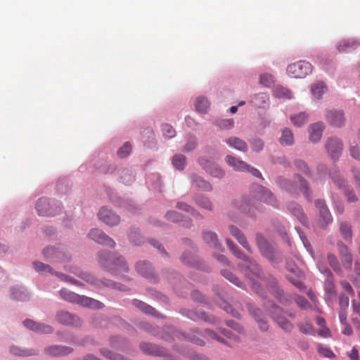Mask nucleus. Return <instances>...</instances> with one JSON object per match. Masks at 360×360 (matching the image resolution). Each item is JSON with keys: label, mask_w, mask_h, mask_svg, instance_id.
<instances>
[{"label": "nucleus", "mask_w": 360, "mask_h": 360, "mask_svg": "<svg viewBox=\"0 0 360 360\" xmlns=\"http://www.w3.org/2000/svg\"><path fill=\"white\" fill-rule=\"evenodd\" d=\"M165 217L167 219V220H169V221H171L173 222L181 221L183 226H186V227L191 226V220L187 218L182 219L184 218V217L176 211L168 212L166 214Z\"/></svg>", "instance_id": "28"}, {"label": "nucleus", "mask_w": 360, "mask_h": 360, "mask_svg": "<svg viewBox=\"0 0 360 360\" xmlns=\"http://www.w3.org/2000/svg\"><path fill=\"white\" fill-rule=\"evenodd\" d=\"M340 232L345 240H349L352 238L351 226L347 223L342 222L340 227Z\"/></svg>", "instance_id": "44"}, {"label": "nucleus", "mask_w": 360, "mask_h": 360, "mask_svg": "<svg viewBox=\"0 0 360 360\" xmlns=\"http://www.w3.org/2000/svg\"><path fill=\"white\" fill-rule=\"evenodd\" d=\"M326 119L331 125L335 127H341L345 122L344 115L341 111L328 112Z\"/></svg>", "instance_id": "23"}, {"label": "nucleus", "mask_w": 360, "mask_h": 360, "mask_svg": "<svg viewBox=\"0 0 360 360\" xmlns=\"http://www.w3.org/2000/svg\"><path fill=\"white\" fill-rule=\"evenodd\" d=\"M288 210L297 218V219L302 223L305 224L307 222V219L305 214L298 204L294 202H290L287 205Z\"/></svg>", "instance_id": "24"}, {"label": "nucleus", "mask_w": 360, "mask_h": 360, "mask_svg": "<svg viewBox=\"0 0 360 360\" xmlns=\"http://www.w3.org/2000/svg\"><path fill=\"white\" fill-rule=\"evenodd\" d=\"M186 158L182 155H176L172 159V165L178 169H183L185 165Z\"/></svg>", "instance_id": "42"}, {"label": "nucleus", "mask_w": 360, "mask_h": 360, "mask_svg": "<svg viewBox=\"0 0 360 360\" xmlns=\"http://www.w3.org/2000/svg\"><path fill=\"white\" fill-rule=\"evenodd\" d=\"M98 262L104 267L108 268L112 273L116 271L127 272L128 267L122 257L110 255L106 252L98 253Z\"/></svg>", "instance_id": "4"}, {"label": "nucleus", "mask_w": 360, "mask_h": 360, "mask_svg": "<svg viewBox=\"0 0 360 360\" xmlns=\"http://www.w3.org/2000/svg\"><path fill=\"white\" fill-rule=\"evenodd\" d=\"M131 150V144L127 142L117 150V155L120 158H126L130 153Z\"/></svg>", "instance_id": "49"}, {"label": "nucleus", "mask_w": 360, "mask_h": 360, "mask_svg": "<svg viewBox=\"0 0 360 360\" xmlns=\"http://www.w3.org/2000/svg\"><path fill=\"white\" fill-rule=\"evenodd\" d=\"M33 266H34V269L40 274H54V272L52 271V268L49 265L45 264L44 263L39 262H34Z\"/></svg>", "instance_id": "38"}, {"label": "nucleus", "mask_w": 360, "mask_h": 360, "mask_svg": "<svg viewBox=\"0 0 360 360\" xmlns=\"http://www.w3.org/2000/svg\"><path fill=\"white\" fill-rule=\"evenodd\" d=\"M121 179H122V182L127 184L134 181V176L128 171H126L121 176Z\"/></svg>", "instance_id": "63"}, {"label": "nucleus", "mask_w": 360, "mask_h": 360, "mask_svg": "<svg viewBox=\"0 0 360 360\" xmlns=\"http://www.w3.org/2000/svg\"><path fill=\"white\" fill-rule=\"evenodd\" d=\"M45 353L50 356H60L70 354L72 349L65 346L53 345L45 349Z\"/></svg>", "instance_id": "22"}, {"label": "nucleus", "mask_w": 360, "mask_h": 360, "mask_svg": "<svg viewBox=\"0 0 360 360\" xmlns=\"http://www.w3.org/2000/svg\"><path fill=\"white\" fill-rule=\"evenodd\" d=\"M347 355L351 360H359V351L355 347L352 348Z\"/></svg>", "instance_id": "64"}, {"label": "nucleus", "mask_w": 360, "mask_h": 360, "mask_svg": "<svg viewBox=\"0 0 360 360\" xmlns=\"http://www.w3.org/2000/svg\"><path fill=\"white\" fill-rule=\"evenodd\" d=\"M79 276L82 277L84 280L91 284L98 285L97 281L94 278V277L87 273L81 272L79 274Z\"/></svg>", "instance_id": "57"}, {"label": "nucleus", "mask_w": 360, "mask_h": 360, "mask_svg": "<svg viewBox=\"0 0 360 360\" xmlns=\"http://www.w3.org/2000/svg\"><path fill=\"white\" fill-rule=\"evenodd\" d=\"M226 143H228L230 147L240 151L245 152L248 150V145L245 141L238 137H230L226 140Z\"/></svg>", "instance_id": "27"}, {"label": "nucleus", "mask_w": 360, "mask_h": 360, "mask_svg": "<svg viewBox=\"0 0 360 360\" xmlns=\"http://www.w3.org/2000/svg\"><path fill=\"white\" fill-rule=\"evenodd\" d=\"M229 229L231 234L238 241V243L248 251L250 252V248L246 238L241 231L234 226H230Z\"/></svg>", "instance_id": "25"}, {"label": "nucleus", "mask_w": 360, "mask_h": 360, "mask_svg": "<svg viewBox=\"0 0 360 360\" xmlns=\"http://www.w3.org/2000/svg\"><path fill=\"white\" fill-rule=\"evenodd\" d=\"M195 107L198 112L206 113L210 108V102L205 97L199 96L195 100Z\"/></svg>", "instance_id": "31"}, {"label": "nucleus", "mask_w": 360, "mask_h": 360, "mask_svg": "<svg viewBox=\"0 0 360 360\" xmlns=\"http://www.w3.org/2000/svg\"><path fill=\"white\" fill-rule=\"evenodd\" d=\"M133 304L146 314H153L155 310L150 306L138 300H134Z\"/></svg>", "instance_id": "40"}, {"label": "nucleus", "mask_w": 360, "mask_h": 360, "mask_svg": "<svg viewBox=\"0 0 360 360\" xmlns=\"http://www.w3.org/2000/svg\"><path fill=\"white\" fill-rule=\"evenodd\" d=\"M60 297L68 302L80 304L82 307L90 309H101L104 307L101 302L84 295H77L65 288L60 290Z\"/></svg>", "instance_id": "3"}, {"label": "nucleus", "mask_w": 360, "mask_h": 360, "mask_svg": "<svg viewBox=\"0 0 360 360\" xmlns=\"http://www.w3.org/2000/svg\"><path fill=\"white\" fill-rule=\"evenodd\" d=\"M176 207H178L179 210H184L188 212H191L194 217H200L198 212L195 211L190 205L184 202H178L176 205Z\"/></svg>", "instance_id": "53"}, {"label": "nucleus", "mask_w": 360, "mask_h": 360, "mask_svg": "<svg viewBox=\"0 0 360 360\" xmlns=\"http://www.w3.org/2000/svg\"><path fill=\"white\" fill-rule=\"evenodd\" d=\"M280 143L282 145L290 146L294 143L293 134L289 129H284L282 132V136L280 138Z\"/></svg>", "instance_id": "36"}, {"label": "nucleus", "mask_w": 360, "mask_h": 360, "mask_svg": "<svg viewBox=\"0 0 360 360\" xmlns=\"http://www.w3.org/2000/svg\"><path fill=\"white\" fill-rule=\"evenodd\" d=\"M287 269L293 274L288 275V279L300 290H303L305 286L302 282L304 278V274L298 269L295 264H287Z\"/></svg>", "instance_id": "9"}, {"label": "nucleus", "mask_w": 360, "mask_h": 360, "mask_svg": "<svg viewBox=\"0 0 360 360\" xmlns=\"http://www.w3.org/2000/svg\"><path fill=\"white\" fill-rule=\"evenodd\" d=\"M98 217L105 224L109 226L117 225L120 221V217L111 210L102 207L98 214Z\"/></svg>", "instance_id": "13"}, {"label": "nucleus", "mask_w": 360, "mask_h": 360, "mask_svg": "<svg viewBox=\"0 0 360 360\" xmlns=\"http://www.w3.org/2000/svg\"><path fill=\"white\" fill-rule=\"evenodd\" d=\"M360 44V41L354 39H343L340 41L337 48L340 52L349 51L356 49Z\"/></svg>", "instance_id": "26"}, {"label": "nucleus", "mask_w": 360, "mask_h": 360, "mask_svg": "<svg viewBox=\"0 0 360 360\" xmlns=\"http://www.w3.org/2000/svg\"><path fill=\"white\" fill-rule=\"evenodd\" d=\"M341 262L345 269H350L352 265V256L349 248L342 242L338 243Z\"/></svg>", "instance_id": "16"}, {"label": "nucleus", "mask_w": 360, "mask_h": 360, "mask_svg": "<svg viewBox=\"0 0 360 360\" xmlns=\"http://www.w3.org/2000/svg\"><path fill=\"white\" fill-rule=\"evenodd\" d=\"M324 286H325L326 290L328 292L331 293V294H334L335 292V285L333 283V279L332 276L327 277V279L325 281Z\"/></svg>", "instance_id": "54"}, {"label": "nucleus", "mask_w": 360, "mask_h": 360, "mask_svg": "<svg viewBox=\"0 0 360 360\" xmlns=\"http://www.w3.org/2000/svg\"><path fill=\"white\" fill-rule=\"evenodd\" d=\"M12 298L13 300L25 301L28 299L27 295L21 288L12 289Z\"/></svg>", "instance_id": "45"}, {"label": "nucleus", "mask_w": 360, "mask_h": 360, "mask_svg": "<svg viewBox=\"0 0 360 360\" xmlns=\"http://www.w3.org/2000/svg\"><path fill=\"white\" fill-rule=\"evenodd\" d=\"M227 162L235 170L243 172L249 169V165L246 162L232 156H228Z\"/></svg>", "instance_id": "29"}, {"label": "nucleus", "mask_w": 360, "mask_h": 360, "mask_svg": "<svg viewBox=\"0 0 360 360\" xmlns=\"http://www.w3.org/2000/svg\"><path fill=\"white\" fill-rule=\"evenodd\" d=\"M297 304L302 309H307L308 307L307 300L302 296H297L295 300Z\"/></svg>", "instance_id": "62"}, {"label": "nucleus", "mask_w": 360, "mask_h": 360, "mask_svg": "<svg viewBox=\"0 0 360 360\" xmlns=\"http://www.w3.org/2000/svg\"><path fill=\"white\" fill-rule=\"evenodd\" d=\"M256 240L262 254L269 260H273L274 259V251L272 246L261 234L257 235Z\"/></svg>", "instance_id": "15"}, {"label": "nucleus", "mask_w": 360, "mask_h": 360, "mask_svg": "<svg viewBox=\"0 0 360 360\" xmlns=\"http://www.w3.org/2000/svg\"><path fill=\"white\" fill-rule=\"evenodd\" d=\"M297 326L300 332L304 335H314V330L312 325L309 323H299Z\"/></svg>", "instance_id": "41"}, {"label": "nucleus", "mask_w": 360, "mask_h": 360, "mask_svg": "<svg viewBox=\"0 0 360 360\" xmlns=\"http://www.w3.org/2000/svg\"><path fill=\"white\" fill-rule=\"evenodd\" d=\"M311 91L313 96L316 99H320L322 95L326 91V86L323 82H318L311 86Z\"/></svg>", "instance_id": "34"}, {"label": "nucleus", "mask_w": 360, "mask_h": 360, "mask_svg": "<svg viewBox=\"0 0 360 360\" xmlns=\"http://www.w3.org/2000/svg\"><path fill=\"white\" fill-rule=\"evenodd\" d=\"M296 167L305 174H309V169L307 165L302 160H298L295 162Z\"/></svg>", "instance_id": "55"}, {"label": "nucleus", "mask_w": 360, "mask_h": 360, "mask_svg": "<svg viewBox=\"0 0 360 360\" xmlns=\"http://www.w3.org/2000/svg\"><path fill=\"white\" fill-rule=\"evenodd\" d=\"M196 203L201 207L210 210L212 209V203L210 201L205 198V197H200L198 198L196 200Z\"/></svg>", "instance_id": "52"}, {"label": "nucleus", "mask_w": 360, "mask_h": 360, "mask_svg": "<svg viewBox=\"0 0 360 360\" xmlns=\"http://www.w3.org/2000/svg\"><path fill=\"white\" fill-rule=\"evenodd\" d=\"M309 120V115L305 112H300L290 117L292 123L296 127H300L307 123Z\"/></svg>", "instance_id": "35"}, {"label": "nucleus", "mask_w": 360, "mask_h": 360, "mask_svg": "<svg viewBox=\"0 0 360 360\" xmlns=\"http://www.w3.org/2000/svg\"><path fill=\"white\" fill-rule=\"evenodd\" d=\"M339 304L340 309L346 310L349 306V297L344 295H340L339 297Z\"/></svg>", "instance_id": "59"}, {"label": "nucleus", "mask_w": 360, "mask_h": 360, "mask_svg": "<svg viewBox=\"0 0 360 360\" xmlns=\"http://www.w3.org/2000/svg\"><path fill=\"white\" fill-rule=\"evenodd\" d=\"M23 324L30 330L42 333H51L53 331L51 326L43 323L35 322L30 319H26L23 321Z\"/></svg>", "instance_id": "19"}, {"label": "nucleus", "mask_w": 360, "mask_h": 360, "mask_svg": "<svg viewBox=\"0 0 360 360\" xmlns=\"http://www.w3.org/2000/svg\"><path fill=\"white\" fill-rule=\"evenodd\" d=\"M326 148L331 158L337 159L342 153V143L339 139L330 138L326 142Z\"/></svg>", "instance_id": "10"}, {"label": "nucleus", "mask_w": 360, "mask_h": 360, "mask_svg": "<svg viewBox=\"0 0 360 360\" xmlns=\"http://www.w3.org/2000/svg\"><path fill=\"white\" fill-rule=\"evenodd\" d=\"M324 125L322 122H316L309 127V140L311 142H319L322 136Z\"/></svg>", "instance_id": "20"}, {"label": "nucleus", "mask_w": 360, "mask_h": 360, "mask_svg": "<svg viewBox=\"0 0 360 360\" xmlns=\"http://www.w3.org/2000/svg\"><path fill=\"white\" fill-rule=\"evenodd\" d=\"M278 186L292 197L296 198L299 195L300 192L309 199V187L307 181L301 178L299 175L294 176L293 180H290L284 177H278L277 179Z\"/></svg>", "instance_id": "2"}, {"label": "nucleus", "mask_w": 360, "mask_h": 360, "mask_svg": "<svg viewBox=\"0 0 360 360\" xmlns=\"http://www.w3.org/2000/svg\"><path fill=\"white\" fill-rule=\"evenodd\" d=\"M10 351L13 354L20 356H30L37 354V352L32 349H23L16 346H12Z\"/></svg>", "instance_id": "37"}, {"label": "nucleus", "mask_w": 360, "mask_h": 360, "mask_svg": "<svg viewBox=\"0 0 360 360\" xmlns=\"http://www.w3.org/2000/svg\"><path fill=\"white\" fill-rule=\"evenodd\" d=\"M56 320L63 325L77 326L81 324L80 319L78 316L65 311L57 314Z\"/></svg>", "instance_id": "14"}, {"label": "nucleus", "mask_w": 360, "mask_h": 360, "mask_svg": "<svg viewBox=\"0 0 360 360\" xmlns=\"http://www.w3.org/2000/svg\"><path fill=\"white\" fill-rule=\"evenodd\" d=\"M204 241L214 249L213 256L220 262H224L223 249L218 244L217 235L214 233L207 231L203 233L202 236Z\"/></svg>", "instance_id": "7"}, {"label": "nucleus", "mask_w": 360, "mask_h": 360, "mask_svg": "<svg viewBox=\"0 0 360 360\" xmlns=\"http://www.w3.org/2000/svg\"><path fill=\"white\" fill-rule=\"evenodd\" d=\"M274 94L276 95V97H278V98H291L290 91L288 89L282 87V86H280V87L278 86L274 91Z\"/></svg>", "instance_id": "47"}, {"label": "nucleus", "mask_w": 360, "mask_h": 360, "mask_svg": "<svg viewBox=\"0 0 360 360\" xmlns=\"http://www.w3.org/2000/svg\"><path fill=\"white\" fill-rule=\"evenodd\" d=\"M197 145L196 139L195 136H190L188 137L187 143L183 148L185 152H189L193 150Z\"/></svg>", "instance_id": "51"}, {"label": "nucleus", "mask_w": 360, "mask_h": 360, "mask_svg": "<svg viewBox=\"0 0 360 360\" xmlns=\"http://www.w3.org/2000/svg\"><path fill=\"white\" fill-rule=\"evenodd\" d=\"M317 350L319 354L323 357L332 359L335 356L333 351L326 345L319 344L317 345Z\"/></svg>", "instance_id": "39"}, {"label": "nucleus", "mask_w": 360, "mask_h": 360, "mask_svg": "<svg viewBox=\"0 0 360 360\" xmlns=\"http://www.w3.org/2000/svg\"><path fill=\"white\" fill-rule=\"evenodd\" d=\"M58 251L55 248H46L44 250L43 254L46 257H58Z\"/></svg>", "instance_id": "60"}, {"label": "nucleus", "mask_w": 360, "mask_h": 360, "mask_svg": "<svg viewBox=\"0 0 360 360\" xmlns=\"http://www.w3.org/2000/svg\"><path fill=\"white\" fill-rule=\"evenodd\" d=\"M36 209L39 215L54 216L61 210V203L55 200L40 198L37 202Z\"/></svg>", "instance_id": "5"}, {"label": "nucleus", "mask_w": 360, "mask_h": 360, "mask_svg": "<svg viewBox=\"0 0 360 360\" xmlns=\"http://www.w3.org/2000/svg\"><path fill=\"white\" fill-rule=\"evenodd\" d=\"M270 312L273 319L283 330L288 333L292 330L294 328L293 325L284 316L281 315V309L280 307L278 306H272Z\"/></svg>", "instance_id": "8"}, {"label": "nucleus", "mask_w": 360, "mask_h": 360, "mask_svg": "<svg viewBox=\"0 0 360 360\" xmlns=\"http://www.w3.org/2000/svg\"><path fill=\"white\" fill-rule=\"evenodd\" d=\"M193 185L196 188H201L202 190L209 191L211 189L210 184L205 181L202 177L196 174L192 175Z\"/></svg>", "instance_id": "33"}, {"label": "nucleus", "mask_w": 360, "mask_h": 360, "mask_svg": "<svg viewBox=\"0 0 360 360\" xmlns=\"http://www.w3.org/2000/svg\"><path fill=\"white\" fill-rule=\"evenodd\" d=\"M328 260L330 265V266L333 268V269L338 274L341 273V268L339 264V262L336 257L335 255L333 254H329L328 255Z\"/></svg>", "instance_id": "43"}, {"label": "nucleus", "mask_w": 360, "mask_h": 360, "mask_svg": "<svg viewBox=\"0 0 360 360\" xmlns=\"http://www.w3.org/2000/svg\"><path fill=\"white\" fill-rule=\"evenodd\" d=\"M162 131L163 135L167 138H172L175 136V130L174 128L167 124L162 125Z\"/></svg>", "instance_id": "50"}, {"label": "nucleus", "mask_w": 360, "mask_h": 360, "mask_svg": "<svg viewBox=\"0 0 360 360\" xmlns=\"http://www.w3.org/2000/svg\"><path fill=\"white\" fill-rule=\"evenodd\" d=\"M136 269L137 272L143 276L150 279L152 281H156V278L150 264L146 262H138L136 266Z\"/></svg>", "instance_id": "21"}, {"label": "nucleus", "mask_w": 360, "mask_h": 360, "mask_svg": "<svg viewBox=\"0 0 360 360\" xmlns=\"http://www.w3.org/2000/svg\"><path fill=\"white\" fill-rule=\"evenodd\" d=\"M272 82V76L269 74H264L260 77V82L264 86H269Z\"/></svg>", "instance_id": "58"}, {"label": "nucleus", "mask_w": 360, "mask_h": 360, "mask_svg": "<svg viewBox=\"0 0 360 360\" xmlns=\"http://www.w3.org/2000/svg\"><path fill=\"white\" fill-rule=\"evenodd\" d=\"M330 176L334 184L339 188H345V181L341 178L338 172L330 173Z\"/></svg>", "instance_id": "46"}, {"label": "nucleus", "mask_w": 360, "mask_h": 360, "mask_svg": "<svg viewBox=\"0 0 360 360\" xmlns=\"http://www.w3.org/2000/svg\"><path fill=\"white\" fill-rule=\"evenodd\" d=\"M312 71L311 65L307 61L300 60L288 66L287 72L293 78H304Z\"/></svg>", "instance_id": "6"}, {"label": "nucleus", "mask_w": 360, "mask_h": 360, "mask_svg": "<svg viewBox=\"0 0 360 360\" xmlns=\"http://www.w3.org/2000/svg\"><path fill=\"white\" fill-rule=\"evenodd\" d=\"M259 201L272 205L276 203V198L269 189L262 186L255 185L251 187L248 195L239 201L234 202L233 204L244 214L250 217H255L257 205Z\"/></svg>", "instance_id": "1"}, {"label": "nucleus", "mask_w": 360, "mask_h": 360, "mask_svg": "<svg viewBox=\"0 0 360 360\" xmlns=\"http://www.w3.org/2000/svg\"><path fill=\"white\" fill-rule=\"evenodd\" d=\"M267 96L265 94H259L255 96V101H253L255 105L261 107L262 104L266 103Z\"/></svg>", "instance_id": "56"}, {"label": "nucleus", "mask_w": 360, "mask_h": 360, "mask_svg": "<svg viewBox=\"0 0 360 360\" xmlns=\"http://www.w3.org/2000/svg\"><path fill=\"white\" fill-rule=\"evenodd\" d=\"M103 356H105L106 358L110 359V360H127L122 356L112 352L111 351L107 350V349H103L101 351Z\"/></svg>", "instance_id": "48"}, {"label": "nucleus", "mask_w": 360, "mask_h": 360, "mask_svg": "<svg viewBox=\"0 0 360 360\" xmlns=\"http://www.w3.org/2000/svg\"><path fill=\"white\" fill-rule=\"evenodd\" d=\"M315 205L319 212V223L322 228H324L327 224L331 222V215L324 201L318 200L316 201Z\"/></svg>", "instance_id": "11"}, {"label": "nucleus", "mask_w": 360, "mask_h": 360, "mask_svg": "<svg viewBox=\"0 0 360 360\" xmlns=\"http://www.w3.org/2000/svg\"><path fill=\"white\" fill-rule=\"evenodd\" d=\"M226 245L229 246V249L237 257L240 258L243 261H244V262L245 263V266L248 269H250V271H257L255 274L257 275V276H259V269L251 260L248 259L245 255H244L239 250H238L232 242H230L229 240H226Z\"/></svg>", "instance_id": "17"}, {"label": "nucleus", "mask_w": 360, "mask_h": 360, "mask_svg": "<svg viewBox=\"0 0 360 360\" xmlns=\"http://www.w3.org/2000/svg\"><path fill=\"white\" fill-rule=\"evenodd\" d=\"M264 143L261 139H255L252 143V149L257 152L262 150Z\"/></svg>", "instance_id": "61"}, {"label": "nucleus", "mask_w": 360, "mask_h": 360, "mask_svg": "<svg viewBox=\"0 0 360 360\" xmlns=\"http://www.w3.org/2000/svg\"><path fill=\"white\" fill-rule=\"evenodd\" d=\"M140 349L144 353L148 354H153L156 356H160L162 354V352L156 345L153 344L143 342L140 345Z\"/></svg>", "instance_id": "32"}, {"label": "nucleus", "mask_w": 360, "mask_h": 360, "mask_svg": "<svg viewBox=\"0 0 360 360\" xmlns=\"http://www.w3.org/2000/svg\"><path fill=\"white\" fill-rule=\"evenodd\" d=\"M250 311L257 322L260 330L262 331H266L269 329V325L267 322L261 317L262 313L260 309H250Z\"/></svg>", "instance_id": "30"}, {"label": "nucleus", "mask_w": 360, "mask_h": 360, "mask_svg": "<svg viewBox=\"0 0 360 360\" xmlns=\"http://www.w3.org/2000/svg\"><path fill=\"white\" fill-rule=\"evenodd\" d=\"M89 237L100 244L106 245L110 247L115 245V243L112 238L97 229H91L89 233Z\"/></svg>", "instance_id": "12"}, {"label": "nucleus", "mask_w": 360, "mask_h": 360, "mask_svg": "<svg viewBox=\"0 0 360 360\" xmlns=\"http://www.w3.org/2000/svg\"><path fill=\"white\" fill-rule=\"evenodd\" d=\"M200 164L212 176L218 178H221L223 176L222 169H220L215 162H211L204 158H201L200 160Z\"/></svg>", "instance_id": "18"}]
</instances>
